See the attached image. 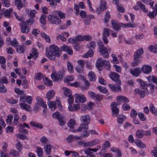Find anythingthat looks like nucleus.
<instances>
[{
	"instance_id": "0eeeda50",
	"label": "nucleus",
	"mask_w": 157,
	"mask_h": 157,
	"mask_svg": "<svg viewBox=\"0 0 157 157\" xmlns=\"http://www.w3.org/2000/svg\"><path fill=\"white\" fill-rule=\"evenodd\" d=\"M75 102L84 103L86 101L85 96L81 94L76 93L74 95Z\"/></svg>"
},
{
	"instance_id": "aec40b11",
	"label": "nucleus",
	"mask_w": 157,
	"mask_h": 157,
	"mask_svg": "<svg viewBox=\"0 0 157 157\" xmlns=\"http://www.w3.org/2000/svg\"><path fill=\"white\" fill-rule=\"evenodd\" d=\"M144 53V51L143 48H139L134 53L133 57L135 58H140Z\"/></svg>"
},
{
	"instance_id": "473e14b6",
	"label": "nucleus",
	"mask_w": 157,
	"mask_h": 157,
	"mask_svg": "<svg viewBox=\"0 0 157 157\" xmlns=\"http://www.w3.org/2000/svg\"><path fill=\"white\" fill-rule=\"evenodd\" d=\"M41 37L43 38L45 41L48 43H50L51 40L49 36L44 33H42L41 34Z\"/></svg>"
},
{
	"instance_id": "603ef678",
	"label": "nucleus",
	"mask_w": 157,
	"mask_h": 157,
	"mask_svg": "<svg viewBox=\"0 0 157 157\" xmlns=\"http://www.w3.org/2000/svg\"><path fill=\"white\" fill-rule=\"evenodd\" d=\"M150 112L155 115L157 116V109L152 104L150 105Z\"/></svg>"
},
{
	"instance_id": "9d476101",
	"label": "nucleus",
	"mask_w": 157,
	"mask_h": 157,
	"mask_svg": "<svg viewBox=\"0 0 157 157\" xmlns=\"http://www.w3.org/2000/svg\"><path fill=\"white\" fill-rule=\"evenodd\" d=\"M106 9V3L105 1H102L100 2V5L97 8L96 11L97 14H100L102 12Z\"/></svg>"
},
{
	"instance_id": "ddd939ff",
	"label": "nucleus",
	"mask_w": 157,
	"mask_h": 157,
	"mask_svg": "<svg viewBox=\"0 0 157 157\" xmlns=\"http://www.w3.org/2000/svg\"><path fill=\"white\" fill-rule=\"evenodd\" d=\"M100 142V141L98 140L95 139L84 143L83 147H91L99 144Z\"/></svg>"
},
{
	"instance_id": "3c124183",
	"label": "nucleus",
	"mask_w": 157,
	"mask_h": 157,
	"mask_svg": "<svg viewBox=\"0 0 157 157\" xmlns=\"http://www.w3.org/2000/svg\"><path fill=\"white\" fill-rule=\"evenodd\" d=\"M26 12L28 14H29V12H30L29 14L30 16L32 18L34 17L35 14L36 13V12L35 10H32L30 11L28 9H26Z\"/></svg>"
},
{
	"instance_id": "0e129e2a",
	"label": "nucleus",
	"mask_w": 157,
	"mask_h": 157,
	"mask_svg": "<svg viewBox=\"0 0 157 157\" xmlns=\"http://www.w3.org/2000/svg\"><path fill=\"white\" fill-rule=\"evenodd\" d=\"M112 56L113 58L112 60V63H114L118 64L119 63V60L117 57L116 56L113 54L112 55Z\"/></svg>"
},
{
	"instance_id": "c85d7f7f",
	"label": "nucleus",
	"mask_w": 157,
	"mask_h": 157,
	"mask_svg": "<svg viewBox=\"0 0 157 157\" xmlns=\"http://www.w3.org/2000/svg\"><path fill=\"white\" fill-rule=\"evenodd\" d=\"M24 22H22L20 24L21 32L23 33H28L29 32V28L24 25Z\"/></svg>"
},
{
	"instance_id": "c756f323",
	"label": "nucleus",
	"mask_w": 157,
	"mask_h": 157,
	"mask_svg": "<svg viewBox=\"0 0 157 157\" xmlns=\"http://www.w3.org/2000/svg\"><path fill=\"white\" fill-rule=\"evenodd\" d=\"M148 81L150 82H153L157 85V78L154 75H150L147 77Z\"/></svg>"
},
{
	"instance_id": "7ed1b4c3",
	"label": "nucleus",
	"mask_w": 157,
	"mask_h": 157,
	"mask_svg": "<svg viewBox=\"0 0 157 157\" xmlns=\"http://www.w3.org/2000/svg\"><path fill=\"white\" fill-rule=\"evenodd\" d=\"M57 13L58 11L54 10L48 16V21L50 24L58 25L60 23L61 21L57 16Z\"/></svg>"
},
{
	"instance_id": "052dcab7",
	"label": "nucleus",
	"mask_w": 157,
	"mask_h": 157,
	"mask_svg": "<svg viewBox=\"0 0 157 157\" xmlns=\"http://www.w3.org/2000/svg\"><path fill=\"white\" fill-rule=\"evenodd\" d=\"M31 52V54L33 55V56H35V58H36L38 56L39 52L36 48H33Z\"/></svg>"
},
{
	"instance_id": "4468645a",
	"label": "nucleus",
	"mask_w": 157,
	"mask_h": 157,
	"mask_svg": "<svg viewBox=\"0 0 157 157\" xmlns=\"http://www.w3.org/2000/svg\"><path fill=\"white\" fill-rule=\"evenodd\" d=\"M141 72H142L144 73L148 74L151 71V67L149 65L144 64L140 68Z\"/></svg>"
},
{
	"instance_id": "69168bd1",
	"label": "nucleus",
	"mask_w": 157,
	"mask_h": 157,
	"mask_svg": "<svg viewBox=\"0 0 157 157\" xmlns=\"http://www.w3.org/2000/svg\"><path fill=\"white\" fill-rule=\"evenodd\" d=\"M16 148L19 152L21 151L23 148L22 145L21 144L20 142H18L15 145Z\"/></svg>"
},
{
	"instance_id": "a211bd4d",
	"label": "nucleus",
	"mask_w": 157,
	"mask_h": 157,
	"mask_svg": "<svg viewBox=\"0 0 157 157\" xmlns=\"http://www.w3.org/2000/svg\"><path fill=\"white\" fill-rule=\"evenodd\" d=\"M108 86L111 90L115 92L121 91V88L120 86V85L118 84L117 85H112L110 84H108Z\"/></svg>"
},
{
	"instance_id": "37998d69",
	"label": "nucleus",
	"mask_w": 157,
	"mask_h": 157,
	"mask_svg": "<svg viewBox=\"0 0 157 157\" xmlns=\"http://www.w3.org/2000/svg\"><path fill=\"white\" fill-rule=\"evenodd\" d=\"M94 19V15H90L87 16L86 19L85 20V24L87 25L89 24V22L90 20H93Z\"/></svg>"
},
{
	"instance_id": "79ce46f5",
	"label": "nucleus",
	"mask_w": 157,
	"mask_h": 157,
	"mask_svg": "<svg viewBox=\"0 0 157 157\" xmlns=\"http://www.w3.org/2000/svg\"><path fill=\"white\" fill-rule=\"evenodd\" d=\"M36 152L38 156H41L43 154V151L42 148L40 147H36Z\"/></svg>"
},
{
	"instance_id": "cd10ccee",
	"label": "nucleus",
	"mask_w": 157,
	"mask_h": 157,
	"mask_svg": "<svg viewBox=\"0 0 157 157\" xmlns=\"http://www.w3.org/2000/svg\"><path fill=\"white\" fill-rule=\"evenodd\" d=\"M15 5L17 9L20 10L23 7L26 6L27 4L21 2V0H15Z\"/></svg>"
},
{
	"instance_id": "20e7f679",
	"label": "nucleus",
	"mask_w": 157,
	"mask_h": 157,
	"mask_svg": "<svg viewBox=\"0 0 157 157\" xmlns=\"http://www.w3.org/2000/svg\"><path fill=\"white\" fill-rule=\"evenodd\" d=\"M51 77L52 80L55 82H60L64 76V72L61 71H59L56 73V71L54 69L52 70V73L51 75Z\"/></svg>"
},
{
	"instance_id": "a19ab883",
	"label": "nucleus",
	"mask_w": 157,
	"mask_h": 157,
	"mask_svg": "<svg viewBox=\"0 0 157 157\" xmlns=\"http://www.w3.org/2000/svg\"><path fill=\"white\" fill-rule=\"evenodd\" d=\"M60 126H63L66 123V119L63 116H61L58 120Z\"/></svg>"
},
{
	"instance_id": "423d86ee",
	"label": "nucleus",
	"mask_w": 157,
	"mask_h": 157,
	"mask_svg": "<svg viewBox=\"0 0 157 157\" xmlns=\"http://www.w3.org/2000/svg\"><path fill=\"white\" fill-rule=\"evenodd\" d=\"M120 105L119 103L116 102H112L110 105L112 111V115L114 117H117L119 114V109L117 106Z\"/></svg>"
},
{
	"instance_id": "864d4df0",
	"label": "nucleus",
	"mask_w": 157,
	"mask_h": 157,
	"mask_svg": "<svg viewBox=\"0 0 157 157\" xmlns=\"http://www.w3.org/2000/svg\"><path fill=\"white\" fill-rule=\"evenodd\" d=\"M101 151L99 154L102 157H113V155L112 153H102L101 152Z\"/></svg>"
},
{
	"instance_id": "a878e982",
	"label": "nucleus",
	"mask_w": 157,
	"mask_h": 157,
	"mask_svg": "<svg viewBox=\"0 0 157 157\" xmlns=\"http://www.w3.org/2000/svg\"><path fill=\"white\" fill-rule=\"evenodd\" d=\"M104 60H102L101 58H98L97 61L96 63V66L98 69L101 70L104 63Z\"/></svg>"
},
{
	"instance_id": "2f4dec72",
	"label": "nucleus",
	"mask_w": 157,
	"mask_h": 157,
	"mask_svg": "<svg viewBox=\"0 0 157 157\" xmlns=\"http://www.w3.org/2000/svg\"><path fill=\"white\" fill-rule=\"evenodd\" d=\"M144 131L141 129L137 130L136 133V137L138 138H141L143 137L144 134Z\"/></svg>"
},
{
	"instance_id": "39448f33",
	"label": "nucleus",
	"mask_w": 157,
	"mask_h": 157,
	"mask_svg": "<svg viewBox=\"0 0 157 157\" xmlns=\"http://www.w3.org/2000/svg\"><path fill=\"white\" fill-rule=\"evenodd\" d=\"M99 52L105 58H107L109 56V53L111 52V48H107L104 46L102 44L99 45Z\"/></svg>"
},
{
	"instance_id": "338daca9",
	"label": "nucleus",
	"mask_w": 157,
	"mask_h": 157,
	"mask_svg": "<svg viewBox=\"0 0 157 157\" xmlns=\"http://www.w3.org/2000/svg\"><path fill=\"white\" fill-rule=\"evenodd\" d=\"M104 62L103 65H104L105 68H106L107 70H110L111 68L110 63L105 60H104Z\"/></svg>"
},
{
	"instance_id": "5701e85b",
	"label": "nucleus",
	"mask_w": 157,
	"mask_h": 157,
	"mask_svg": "<svg viewBox=\"0 0 157 157\" xmlns=\"http://www.w3.org/2000/svg\"><path fill=\"white\" fill-rule=\"evenodd\" d=\"M111 24L113 29L115 30H119L121 29L120 24L117 21L115 20H112Z\"/></svg>"
},
{
	"instance_id": "72a5a7b5",
	"label": "nucleus",
	"mask_w": 157,
	"mask_h": 157,
	"mask_svg": "<svg viewBox=\"0 0 157 157\" xmlns=\"http://www.w3.org/2000/svg\"><path fill=\"white\" fill-rule=\"evenodd\" d=\"M62 90L64 94L67 97H69L71 95V91L68 88L64 87L62 88Z\"/></svg>"
},
{
	"instance_id": "e433bc0d",
	"label": "nucleus",
	"mask_w": 157,
	"mask_h": 157,
	"mask_svg": "<svg viewBox=\"0 0 157 157\" xmlns=\"http://www.w3.org/2000/svg\"><path fill=\"white\" fill-rule=\"evenodd\" d=\"M135 143L139 147L144 148L146 147V145L140 140H138L135 141Z\"/></svg>"
},
{
	"instance_id": "8fccbe9b",
	"label": "nucleus",
	"mask_w": 157,
	"mask_h": 157,
	"mask_svg": "<svg viewBox=\"0 0 157 157\" xmlns=\"http://www.w3.org/2000/svg\"><path fill=\"white\" fill-rule=\"evenodd\" d=\"M67 66L69 71L71 73H73L74 72V67L72 63L69 62H67Z\"/></svg>"
},
{
	"instance_id": "e2e57ef3",
	"label": "nucleus",
	"mask_w": 157,
	"mask_h": 157,
	"mask_svg": "<svg viewBox=\"0 0 157 157\" xmlns=\"http://www.w3.org/2000/svg\"><path fill=\"white\" fill-rule=\"evenodd\" d=\"M68 85L72 86H74L76 87H80V83L78 81H75L73 83H70L68 84Z\"/></svg>"
},
{
	"instance_id": "c9c22d12",
	"label": "nucleus",
	"mask_w": 157,
	"mask_h": 157,
	"mask_svg": "<svg viewBox=\"0 0 157 157\" xmlns=\"http://www.w3.org/2000/svg\"><path fill=\"white\" fill-rule=\"evenodd\" d=\"M148 48L150 51L154 53H157V45L155 44L150 45L148 47Z\"/></svg>"
},
{
	"instance_id": "4c0bfd02",
	"label": "nucleus",
	"mask_w": 157,
	"mask_h": 157,
	"mask_svg": "<svg viewBox=\"0 0 157 157\" xmlns=\"http://www.w3.org/2000/svg\"><path fill=\"white\" fill-rule=\"evenodd\" d=\"M9 154L14 157H18L19 155V154L17 151L13 149L10 150Z\"/></svg>"
},
{
	"instance_id": "2eb2a0df",
	"label": "nucleus",
	"mask_w": 157,
	"mask_h": 157,
	"mask_svg": "<svg viewBox=\"0 0 157 157\" xmlns=\"http://www.w3.org/2000/svg\"><path fill=\"white\" fill-rule=\"evenodd\" d=\"M67 126L70 127V130L72 132H77L76 130L74 129V127L76 126V123L75 121L73 119H71L68 123Z\"/></svg>"
},
{
	"instance_id": "1a4fd4ad",
	"label": "nucleus",
	"mask_w": 157,
	"mask_h": 157,
	"mask_svg": "<svg viewBox=\"0 0 157 157\" xmlns=\"http://www.w3.org/2000/svg\"><path fill=\"white\" fill-rule=\"evenodd\" d=\"M72 105H68V109L69 111L71 112L77 111L81 108L79 103L77 102H75Z\"/></svg>"
},
{
	"instance_id": "4d7b16f0",
	"label": "nucleus",
	"mask_w": 157,
	"mask_h": 157,
	"mask_svg": "<svg viewBox=\"0 0 157 157\" xmlns=\"http://www.w3.org/2000/svg\"><path fill=\"white\" fill-rule=\"evenodd\" d=\"M1 1L3 6L6 7H9L10 6V4L9 0H1Z\"/></svg>"
},
{
	"instance_id": "6e6d98bb",
	"label": "nucleus",
	"mask_w": 157,
	"mask_h": 157,
	"mask_svg": "<svg viewBox=\"0 0 157 157\" xmlns=\"http://www.w3.org/2000/svg\"><path fill=\"white\" fill-rule=\"evenodd\" d=\"M52 116L54 119H56L58 120L61 116H62L61 115L59 112H56L52 114Z\"/></svg>"
},
{
	"instance_id": "6ab92c4d",
	"label": "nucleus",
	"mask_w": 157,
	"mask_h": 157,
	"mask_svg": "<svg viewBox=\"0 0 157 157\" xmlns=\"http://www.w3.org/2000/svg\"><path fill=\"white\" fill-rule=\"evenodd\" d=\"M13 11V9L11 8H9L8 9H6L3 8L1 10L2 13L5 17L8 18L10 17L11 13Z\"/></svg>"
},
{
	"instance_id": "bf43d9fd",
	"label": "nucleus",
	"mask_w": 157,
	"mask_h": 157,
	"mask_svg": "<svg viewBox=\"0 0 157 157\" xmlns=\"http://www.w3.org/2000/svg\"><path fill=\"white\" fill-rule=\"evenodd\" d=\"M46 15L44 14H42L41 16L40 19V22L41 24H45L46 23Z\"/></svg>"
},
{
	"instance_id": "c03bdc74",
	"label": "nucleus",
	"mask_w": 157,
	"mask_h": 157,
	"mask_svg": "<svg viewBox=\"0 0 157 157\" xmlns=\"http://www.w3.org/2000/svg\"><path fill=\"white\" fill-rule=\"evenodd\" d=\"M43 80L45 84L48 86H51L52 85V81L47 78L45 77L43 78Z\"/></svg>"
},
{
	"instance_id": "b1692460",
	"label": "nucleus",
	"mask_w": 157,
	"mask_h": 157,
	"mask_svg": "<svg viewBox=\"0 0 157 157\" xmlns=\"http://www.w3.org/2000/svg\"><path fill=\"white\" fill-rule=\"evenodd\" d=\"M117 100L118 102L122 103H128L129 102L128 99L126 97L119 95L117 97Z\"/></svg>"
},
{
	"instance_id": "4be33fe9",
	"label": "nucleus",
	"mask_w": 157,
	"mask_h": 157,
	"mask_svg": "<svg viewBox=\"0 0 157 157\" xmlns=\"http://www.w3.org/2000/svg\"><path fill=\"white\" fill-rule=\"evenodd\" d=\"M47 104L49 108L52 111H54L56 108V99L55 101H48Z\"/></svg>"
},
{
	"instance_id": "dca6fc26",
	"label": "nucleus",
	"mask_w": 157,
	"mask_h": 157,
	"mask_svg": "<svg viewBox=\"0 0 157 157\" xmlns=\"http://www.w3.org/2000/svg\"><path fill=\"white\" fill-rule=\"evenodd\" d=\"M141 70L140 67H137L134 69H130V72L132 75L136 77H138L141 73Z\"/></svg>"
},
{
	"instance_id": "58836bf2",
	"label": "nucleus",
	"mask_w": 157,
	"mask_h": 157,
	"mask_svg": "<svg viewBox=\"0 0 157 157\" xmlns=\"http://www.w3.org/2000/svg\"><path fill=\"white\" fill-rule=\"evenodd\" d=\"M110 144L108 141H105L102 145V149L101 151H105L106 148L110 147Z\"/></svg>"
},
{
	"instance_id": "13d9d810",
	"label": "nucleus",
	"mask_w": 157,
	"mask_h": 157,
	"mask_svg": "<svg viewBox=\"0 0 157 157\" xmlns=\"http://www.w3.org/2000/svg\"><path fill=\"white\" fill-rule=\"evenodd\" d=\"M112 31V30H109L108 29H104L103 30V32L102 33L103 36H109L110 32Z\"/></svg>"
},
{
	"instance_id": "f3484780",
	"label": "nucleus",
	"mask_w": 157,
	"mask_h": 157,
	"mask_svg": "<svg viewBox=\"0 0 157 157\" xmlns=\"http://www.w3.org/2000/svg\"><path fill=\"white\" fill-rule=\"evenodd\" d=\"M75 37L77 42L84 40H89L91 39V37L88 35L82 36L78 35L76 36Z\"/></svg>"
},
{
	"instance_id": "7c9ffc66",
	"label": "nucleus",
	"mask_w": 157,
	"mask_h": 157,
	"mask_svg": "<svg viewBox=\"0 0 157 157\" xmlns=\"http://www.w3.org/2000/svg\"><path fill=\"white\" fill-rule=\"evenodd\" d=\"M88 75L90 81L94 82L96 79V76L93 72L91 71L90 72L88 73Z\"/></svg>"
},
{
	"instance_id": "5fc2aeb1",
	"label": "nucleus",
	"mask_w": 157,
	"mask_h": 157,
	"mask_svg": "<svg viewBox=\"0 0 157 157\" xmlns=\"http://www.w3.org/2000/svg\"><path fill=\"white\" fill-rule=\"evenodd\" d=\"M16 50L17 52L19 53H23L24 52V47L21 45H17L16 47Z\"/></svg>"
},
{
	"instance_id": "6e6552de",
	"label": "nucleus",
	"mask_w": 157,
	"mask_h": 157,
	"mask_svg": "<svg viewBox=\"0 0 157 157\" xmlns=\"http://www.w3.org/2000/svg\"><path fill=\"white\" fill-rule=\"evenodd\" d=\"M109 76L112 80L116 82L117 84L121 85V82L119 79L120 76L118 74L111 71L110 72Z\"/></svg>"
},
{
	"instance_id": "393cba45",
	"label": "nucleus",
	"mask_w": 157,
	"mask_h": 157,
	"mask_svg": "<svg viewBox=\"0 0 157 157\" xmlns=\"http://www.w3.org/2000/svg\"><path fill=\"white\" fill-rule=\"evenodd\" d=\"M52 147V145L49 144H47L44 146V150L46 155H50L51 154Z\"/></svg>"
},
{
	"instance_id": "bb28decb",
	"label": "nucleus",
	"mask_w": 157,
	"mask_h": 157,
	"mask_svg": "<svg viewBox=\"0 0 157 157\" xmlns=\"http://www.w3.org/2000/svg\"><path fill=\"white\" fill-rule=\"evenodd\" d=\"M134 61L131 63V65L132 67H135L138 66L142 62L141 59L139 58H135L133 57Z\"/></svg>"
},
{
	"instance_id": "ea45409f",
	"label": "nucleus",
	"mask_w": 157,
	"mask_h": 157,
	"mask_svg": "<svg viewBox=\"0 0 157 157\" xmlns=\"http://www.w3.org/2000/svg\"><path fill=\"white\" fill-rule=\"evenodd\" d=\"M32 126L37 127L40 128H43L42 125L35 121H31L29 123Z\"/></svg>"
},
{
	"instance_id": "49530a36",
	"label": "nucleus",
	"mask_w": 157,
	"mask_h": 157,
	"mask_svg": "<svg viewBox=\"0 0 157 157\" xmlns=\"http://www.w3.org/2000/svg\"><path fill=\"white\" fill-rule=\"evenodd\" d=\"M126 117L123 115H120L117 117V121L118 123L122 124Z\"/></svg>"
},
{
	"instance_id": "412c9836",
	"label": "nucleus",
	"mask_w": 157,
	"mask_h": 157,
	"mask_svg": "<svg viewBox=\"0 0 157 157\" xmlns=\"http://www.w3.org/2000/svg\"><path fill=\"white\" fill-rule=\"evenodd\" d=\"M80 120L86 124H88L90 121V117L88 115H83L81 117Z\"/></svg>"
},
{
	"instance_id": "a18cd8bd",
	"label": "nucleus",
	"mask_w": 157,
	"mask_h": 157,
	"mask_svg": "<svg viewBox=\"0 0 157 157\" xmlns=\"http://www.w3.org/2000/svg\"><path fill=\"white\" fill-rule=\"evenodd\" d=\"M136 5H138L140 8L142 9L143 11L145 13H147L148 12L147 9L145 8V5L142 3L138 2L137 3Z\"/></svg>"
},
{
	"instance_id": "f03ea898",
	"label": "nucleus",
	"mask_w": 157,
	"mask_h": 157,
	"mask_svg": "<svg viewBox=\"0 0 157 157\" xmlns=\"http://www.w3.org/2000/svg\"><path fill=\"white\" fill-rule=\"evenodd\" d=\"M33 98L30 95H26L25 94H23L20 98L19 105L21 108L28 111H30L32 110L31 106L25 103L26 102L30 104L32 103Z\"/></svg>"
},
{
	"instance_id": "f704fd0d",
	"label": "nucleus",
	"mask_w": 157,
	"mask_h": 157,
	"mask_svg": "<svg viewBox=\"0 0 157 157\" xmlns=\"http://www.w3.org/2000/svg\"><path fill=\"white\" fill-rule=\"evenodd\" d=\"M88 124H81L80 126L76 130V131L78 132H80L82 131V129L86 130L88 128Z\"/></svg>"
},
{
	"instance_id": "f8f14e48",
	"label": "nucleus",
	"mask_w": 157,
	"mask_h": 157,
	"mask_svg": "<svg viewBox=\"0 0 157 157\" xmlns=\"http://www.w3.org/2000/svg\"><path fill=\"white\" fill-rule=\"evenodd\" d=\"M100 142V141L98 140L95 139L84 143L83 147H91L99 144Z\"/></svg>"
},
{
	"instance_id": "09e8293b",
	"label": "nucleus",
	"mask_w": 157,
	"mask_h": 157,
	"mask_svg": "<svg viewBox=\"0 0 157 157\" xmlns=\"http://www.w3.org/2000/svg\"><path fill=\"white\" fill-rule=\"evenodd\" d=\"M122 26L124 27L134 28L136 26L135 24L132 23H128L127 24L121 23Z\"/></svg>"
},
{
	"instance_id": "de8ad7c7",
	"label": "nucleus",
	"mask_w": 157,
	"mask_h": 157,
	"mask_svg": "<svg viewBox=\"0 0 157 157\" xmlns=\"http://www.w3.org/2000/svg\"><path fill=\"white\" fill-rule=\"evenodd\" d=\"M74 77L72 76L68 75L66 76L64 79V82L66 83H69V82L74 80Z\"/></svg>"
},
{
	"instance_id": "9b49d317",
	"label": "nucleus",
	"mask_w": 157,
	"mask_h": 157,
	"mask_svg": "<svg viewBox=\"0 0 157 157\" xmlns=\"http://www.w3.org/2000/svg\"><path fill=\"white\" fill-rule=\"evenodd\" d=\"M56 95V92L55 90L52 89L48 90L46 94V98L48 101L52 100Z\"/></svg>"
},
{
	"instance_id": "f257e3e1",
	"label": "nucleus",
	"mask_w": 157,
	"mask_h": 157,
	"mask_svg": "<svg viewBox=\"0 0 157 157\" xmlns=\"http://www.w3.org/2000/svg\"><path fill=\"white\" fill-rule=\"evenodd\" d=\"M46 56L51 60H55L56 57H59L61 55V52L59 48L55 44L50 45L49 50L46 52Z\"/></svg>"
},
{
	"instance_id": "774afa93",
	"label": "nucleus",
	"mask_w": 157,
	"mask_h": 157,
	"mask_svg": "<svg viewBox=\"0 0 157 157\" xmlns=\"http://www.w3.org/2000/svg\"><path fill=\"white\" fill-rule=\"evenodd\" d=\"M97 88L101 92L105 94L107 93V90L106 89L101 86H98Z\"/></svg>"
},
{
	"instance_id": "680f3d73",
	"label": "nucleus",
	"mask_w": 157,
	"mask_h": 157,
	"mask_svg": "<svg viewBox=\"0 0 157 157\" xmlns=\"http://www.w3.org/2000/svg\"><path fill=\"white\" fill-rule=\"evenodd\" d=\"M18 44V42L15 38H14L12 40L10 41V45L14 47H16Z\"/></svg>"
}]
</instances>
